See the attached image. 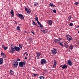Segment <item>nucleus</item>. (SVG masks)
<instances>
[{
	"mask_svg": "<svg viewBox=\"0 0 79 79\" xmlns=\"http://www.w3.org/2000/svg\"><path fill=\"white\" fill-rule=\"evenodd\" d=\"M18 65V62H17L16 60H14L13 61V63L12 64V66L14 68H16Z\"/></svg>",
	"mask_w": 79,
	"mask_h": 79,
	"instance_id": "f257e3e1",
	"label": "nucleus"
},
{
	"mask_svg": "<svg viewBox=\"0 0 79 79\" xmlns=\"http://www.w3.org/2000/svg\"><path fill=\"white\" fill-rule=\"evenodd\" d=\"M10 47L11 48V50L10 51L11 53H14L15 51V45L13 44H11Z\"/></svg>",
	"mask_w": 79,
	"mask_h": 79,
	"instance_id": "f03ea898",
	"label": "nucleus"
},
{
	"mask_svg": "<svg viewBox=\"0 0 79 79\" xmlns=\"http://www.w3.org/2000/svg\"><path fill=\"white\" fill-rule=\"evenodd\" d=\"M19 65L20 67H23V66L26 65V62L23 61L19 62Z\"/></svg>",
	"mask_w": 79,
	"mask_h": 79,
	"instance_id": "7ed1b4c3",
	"label": "nucleus"
},
{
	"mask_svg": "<svg viewBox=\"0 0 79 79\" xmlns=\"http://www.w3.org/2000/svg\"><path fill=\"white\" fill-rule=\"evenodd\" d=\"M17 16L18 17H19L20 19H21L22 20V19H24V15H23L22 14H19V13H18L17 14Z\"/></svg>",
	"mask_w": 79,
	"mask_h": 79,
	"instance_id": "20e7f679",
	"label": "nucleus"
},
{
	"mask_svg": "<svg viewBox=\"0 0 79 79\" xmlns=\"http://www.w3.org/2000/svg\"><path fill=\"white\" fill-rule=\"evenodd\" d=\"M51 52L53 55H56L57 53V49H53L51 50Z\"/></svg>",
	"mask_w": 79,
	"mask_h": 79,
	"instance_id": "39448f33",
	"label": "nucleus"
},
{
	"mask_svg": "<svg viewBox=\"0 0 79 79\" xmlns=\"http://www.w3.org/2000/svg\"><path fill=\"white\" fill-rule=\"evenodd\" d=\"M40 63L42 65H44L47 63V61L45 59H41L40 61Z\"/></svg>",
	"mask_w": 79,
	"mask_h": 79,
	"instance_id": "423d86ee",
	"label": "nucleus"
},
{
	"mask_svg": "<svg viewBox=\"0 0 79 79\" xmlns=\"http://www.w3.org/2000/svg\"><path fill=\"white\" fill-rule=\"evenodd\" d=\"M25 10L27 12V13L28 14H30L31 13V11L29 8L28 7H25Z\"/></svg>",
	"mask_w": 79,
	"mask_h": 79,
	"instance_id": "0eeeda50",
	"label": "nucleus"
},
{
	"mask_svg": "<svg viewBox=\"0 0 79 79\" xmlns=\"http://www.w3.org/2000/svg\"><path fill=\"white\" fill-rule=\"evenodd\" d=\"M66 37L67 40L69 41V42H70L71 40H73V38H72L70 35H67Z\"/></svg>",
	"mask_w": 79,
	"mask_h": 79,
	"instance_id": "6e6552de",
	"label": "nucleus"
},
{
	"mask_svg": "<svg viewBox=\"0 0 79 79\" xmlns=\"http://www.w3.org/2000/svg\"><path fill=\"white\" fill-rule=\"evenodd\" d=\"M41 54H42V53L40 52H36V54L37 56V59H39V56H40V55H41Z\"/></svg>",
	"mask_w": 79,
	"mask_h": 79,
	"instance_id": "1a4fd4ad",
	"label": "nucleus"
},
{
	"mask_svg": "<svg viewBox=\"0 0 79 79\" xmlns=\"http://www.w3.org/2000/svg\"><path fill=\"white\" fill-rule=\"evenodd\" d=\"M54 42L56 44H59V43L60 42V40H58V39H54Z\"/></svg>",
	"mask_w": 79,
	"mask_h": 79,
	"instance_id": "9d476101",
	"label": "nucleus"
},
{
	"mask_svg": "<svg viewBox=\"0 0 79 79\" xmlns=\"http://www.w3.org/2000/svg\"><path fill=\"white\" fill-rule=\"evenodd\" d=\"M10 14H11V15L10 16L11 17H14V16H15V14L14 13L13 10L11 9L10 12Z\"/></svg>",
	"mask_w": 79,
	"mask_h": 79,
	"instance_id": "9b49d317",
	"label": "nucleus"
},
{
	"mask_svg": "<svg viewBox=\"0 0 79 79\" xmlns=\"http://www.w3.org/2000/svg\"><path fill=\"white\" fill-rule=\"evenodd\" d=\"M68 63L69 66H72V60H69L68 61Z\"/></svg>",
	"mask_w": 79,
	"mask_h": 79,
	"instance_id": "f8f14e48",
	"label": "nucleus"
},
{
	"mask_svg": "<svg viewBox=\"0 0 79 79\" xmlns=\"http://www.w3.org/2000/svg\"><path fill=\"white\" fill-rule=\"evenodd\" d=\"M15 47L16 51H17V52H19V50H20V49H21L19 47L15 46Z\"/></svg>",
	"mask_w": 79,
	"mask_h": 79,
	"instance_id": "ddd939ff",
	"label": "nucleus"
},
{
	"mask_svg": "<svg viewBox=\"0 0 79 79\" xmlns=\"http://www.w3.org/2000/svg\"><path fill=\"white\" fill-rule=\"evenodd\" d=\"M68 67V65L66 64H64L63 65L62 69H67Z\"/></svg>",
	"mask_w": 79,
	"mask_h": 79,
	"instance_id": "4468645a",
	"label": "nucleus"
},
{
	"mask_svg": "<svg viewBox=\"0 0 79 79\" xmlns=\"http://www.w3.org/2000/svg\"><path fill=\"white\" fill-rule=\"evenodd\" d=\"M1 56L2 57V58H6V55L3 52H1Z\"/></svg>",
	"mask_w": 79,
	"mask_h": 79,
	"instance_id": "2eb2a0df",
	"label": "nucleus"
},
{
	"mask_svg": "<svg viewBox=\"0 0 79 79\" xmlns=\"http://www.w3.org/2000/svg\"><path fill=\"white\" fill-rule=\"evenodd\" d=\"M52 21L51 20H48V24L49 26H51L52 24Z\"/></svg>",
	"mask_w": 79,
	"mask_h": 79,
	"instance_id": "dca6fc26",
	"label": "nucleus"
},
{
	"mask_svg": "<svg viewBox=\"0 0 79 79\" xmlns=\"http://www.w3.org/2000/svg\"><path fill=\"white\" fill-rule=\"evenodd\" d=\"M49 6H51V7H52L53 6V7H54V8H56V6L55 5H54L53 4L50 3L49 4Z\"/></svg>",
	"mask_w": 79,
	"mask_h": 79,
	"instance_id": "f3484780",
	"label": "nucleus"
},
{
	"mask_svg": "<svg viewBox=\"0 0 79 79\" xmlns=\"http://www.w3.org/2000/svg\"><path fill=\"white\" fill-rule=\"evenodd\" d=\"M69 48L70 49H71V50H73V45L72 44H70L69 45Z\"/></svg>",
	"mask_w": 79,
	"mask_h": 79,
	"instance_id": "a211bd4d",
	"label": "nucleus"
},
{
	"mask_svg": "<svg viewBox=\"0 0 79 79\" xmlns=\"http://www.w3.org/2000/svg\"><path fill=\"white\" fill-rule=\"evenodd\" d=\"M35 21H39V19H38V17H37V15H35Z\"/></svg>",
	"mask_w": 79,
	"mask_h": 79,
	"instance_id": "6ab92c4d",
	"label": "nucleus"
},
{
	"mask_svg": "<svg viewBox=\"0 0 79 79\" xmlns=\"http://www.w3.org/2000/svg\"><path fill=\"white\" fill-rule=\"evenodd\" d=\"M3 63V58H1L0 59V64H2Z\"/></svg>",
	"mask_w": 79,
	"mask_h": 79,
	"instance_id": "aec40b11",
	"label": "nucleus"
},
{
	"mask_svg": "<svg viewBox=\"0 0 79 79\" xmlns=\"http://www.w3.org/2000/svg\"><path fill=\"white\" fill-rule=\"evenodd\" d=\"M32 25H33V26H36V25H37V23L35 22L34 21H33V20H32Z\"/></svg>",
	"mask_w": 79,
	"mask_h": 79,
	"instance_id": "412c9836",
	"label": "nucleus"
},
{
	"mask_svg": "<svg viewBox=\"0 0 79 79\" xmlns=\"http://www.w3.org/2000/svg\"><path fill=\"white\" fill-rule=\"evenodd\" d=\"M39 78L40 79H45L44 77L42 76H40Z\"/></svg>",
	"mask_w": 79,
	"mask_h": 79,
	"instance_id": "4be33fe9",
	"label": "nucleus"
},
{
	"mask_svg": "<svg viewBox=\"0 0 79 79\" xmlns=\"http://www.w3.org/2000/svg\"><path fill=\"white\" fill-rule=\"evenodd\" d=\"M10 73H11V74H13L14 73V72L13 71H12V70H11V69H10Z\"/></svg>",
	"mask_w": 79,
	"mask_h": 79,
	"instance_id": "5701e85b",
	"label": "nucleus"
},
{
	"mask_svg": "<svg viewBox=\"0 0 79 79\" xmlns=\"http://www.w3.org/2000/svg\"><path fill=\"white\" fill-rule=\"evenodd\" d=\"M16 29L18 31H20L21 30V29H20V27H19V26L17 27Z\"/></svg>",
	"mask_w": 79,
	"mask_h": 79,
	"instance_id": "b1692460",
	"label": "nucleus"
},
{
	"mask_svg": "<svg viewBox=\"0 0 79 79\" xmlns=\"http://www.w3.org/2000/svg\"><path fill=\"white\" fill-rule=\"evenodd\" d=\"M34 6H37V5H39V3L35 2L34 3Z\"/></svg>",
	"mask_w": 79,
	"mask_h": 79,
	"instance_id": "393cba45",
	"label": "nucleus"
},
{
	"mask_svg": "<svg viewBox=\"0 0 79 79\" xmlns=\"http://www.w3.org/2000/svg\"><path fill=\"white\" fill-rule=\"evenodd\" d=\"M59 44V45H60L61 46H63V42L61 43L60 42Z\"/></svg>",
	"mask_w": 79,
	"mask_h": 79,
	"instance_id": "a878e982",
	"label": "nucleus"
},
{
	"mask_svg": "<svg viewBox=\"0 0 79 79\" xmlns=\"http://www.w3.org/2000/svg\"><path fill=\"white\" fill-rule=\"evenodd\" d=\"M23 46V45L22 44H19V47L21 48V49H22Z\"/></svg>",
	"mask_w": 79,
	"mask_h": 79,
	"instance_id": "bb28decb",
	"label": "nucleus"
},
{
	"mask_svg": "<svg viewBox=\"0 0 79 79\" xmlns=\"http://www.w3.org/2000/svg\"><path fill=\"white\" fill-rule=\"evenodd\" d=\"M54 64H57V62H56V60H54L53 61Z\"/></svg>",
	"mask_w": 79,
	"mask_h": 79,
	"instance_id": "cd10ccee",
	"label": "nucleus"
},
{
	"mask_svg": "<svg viewBox=\"0 0 79 79\" xmlns=\"http://www.w3.org/2000/svg\"><path fill=\"white\" fill-rule=\"evenodd\" d=\"M43 32H44V33H47V30L46 29H45L44 30H43Z\"/></svg>",
	"mask_w": 79,
	"mask_h": 79,
	"instance_id": "c85d7f7f",
	"label": "nucleus"
},
{
	"mask_svg": "<svg viewBox=\"0 0 79 79\" xmlns=\"http://www.w3.org/2000/svg\"><path fill=\"white\" fill-rule=\"evenodd\" d=\"M68 44L67 43V44H65V45H64L66 48H68Z\"/></svg>",
	"mask_w": 79,
	"mask_h": 79,
	"instance_id": "c756f323",
	"label": "nucleus"
},
{
	"mask_svg": "<svg viewBox=\"0 0 79 79\" xmlns=\"http://www.w3.org/2000/svg\"><path fill=\"white\" fill-rule=\"evenodd\" d=\"M33 77H36V76H37V74H34L33 75Z\"/></svg>",
	"mask_w": 79,
	"mask_h": 79,
	"instance_id": "7c9ffc66",
	"label": "nucleus"
},
{
	"mask_svg": "<svg viewBox=\"0 0 79 79\" xmlns=\"http://www.w3.org/2000/svg\"><path fill=\"white\" fill-rule=\"evenodd\" d=\"M37 23L38 24H39V25H41V24L40 23V22H39V21H37Z\"/></svg>",
	"mask_w": 79,
	"mask_h": 79,
	"instance_id": "2f4dec72",
	"label": "nucleus"
},
{
	"mask_svg": "<svg viewBox=\"0 0 79 79\" xmlns=\"http://www.w3.org/2000/svg\"><path fill=\"white\" fill-rule=\"evenodd\" d=\"M69 25L70 26H73V23H70Z\"/></svg>",
	"mask_w": 79,
	"mask_h": 79,
	"instance_id": "473e14b6",
	"label": "nucleus"
},
{
	"mask_svg": "<svg viewBox=\"0 0 79 79\" xmlns=\"http://www.w3.org/2000/svg\"><path fill=\"white\" fill-rule=\"evenodd\" d=\"M71 18H72V17H69L68 18L69 20H70V19H71Z\"/></svg>",
	"mask_w": 79,
	"mask_h": 79,
	"instance_id": "72a5a7b5",
	"label": "nucleus"
},
{
	"mask_svg": "<svg viewBox=\"0 0 79 79\" xmlns=\"http://www.w3.org/2000/svg\"><path fill=\"white\" fill-rule=\"evenodd\" d=\"M25 33H26V34H28V33H29V31H25Z\"/></svg>",
	"mask_w": 79,
	"mask_h": 79,
	"instance_id": "f704fd0d",
	"label": "nucleus"
},
{
	"mask_svg": "<svg viewBox=\"0 0 79 79\" xmlns=\"http://www.w3.org/2000/svg\"><path fill=\"white\" fill-rule=\"evenodd\" d=\"M75 5H78V4H79V2H75Z\"/></svg>",
	"mask_w": 79,
	"mask_h": 79,
	"instance_id": "c9c22d12",
	"label": "nucleus"
},
{
	"mask_svg": "<svg viewBox=\"0 0 79 79\" xmlns=\"http://www.w3.org/2000/svg\"><path fill=\"white\" fill-rule=\"evenodd\" d=\"M53 12L54 13H56V10L54 9L53 10Z\"/></svg>",
	"mask_w": 79,
	"mask_h": 79,
	"instance_id": "e433bc0d",
	"label": "nucleus"
},
{
	"mask_svg": "<svg viewBox=\"0 0 79 79\" xmlns=\"http://www.w3.org/2000/svg\"><path fill=\"white\" fill-rule=\"evenodd\" d=\"M40 27H41V28H43V27H44V26H43V25H42L41 24L40 25Z\"/></svg>",
	"mask_w": 79,
	"mask_h": 79,
	"instance_id": "4c0bfd02",
	"label": "nucleus"
},
{
	"mask_svg": "<svg viewBox=\"0 0 79 79\" xmlns=\"http://www.w3.org/2000/svg\"><path fill=\"white\" fill-rule=\"evenodd\" d=\"M4 49L5 50H7V49H8V47H6L4 48Z\"/></svg>",
	"mask_w": 79,
	"mask_h": 79,
	"instance_id": "58836bf2",
	"label": "nucleus"
},
{
	"mask_svg": "<svg viewBox=\"0 0 79 79\" xmlns=\"http://www.w3.org/2000/svg\"><path fill=\"white\" fill-rule=\"evenodd\" d=\"M56 64H53V68H55V67H56Z\"/></svg>",
	"mask_w": 79,
	"mask_h": 79,
	"instance_id": "ea45409f",
	"label": "nucleus"
},
{
	"mask_svg": "<svg viewBox=\"0 0 79 79\" xmlns=\"http://www.w3.org/2000/svg\"><path fill=\"white\" fill-rule=\"evenodd\" d=\"M17 61H20V59L19 58H17Z\"/></svg>",
	"mask_w": 79,
	"mask_h": 79,
	"instance_id": "a19ab883",
	"label": "nucleus"
},
{
	"mask_svg": "<svg viewBox=\"0 0 79 79\" xmlns=\"http://www.w3.org/2000/svg\"><path fill=\"white\" fill-rule=\"evenodd\" d=\"M29 40H30V41H32V38H29Z\"/></svg>",
	"mask_w": 79,
	"mask_h": 79,
	"instance_id": "79ce46f5",
	"label": "nucleus"
},
{
	"mask_svg": "<svg viewBox=\"0 0 79 79\" xmlns=\"http://www.w3.org/2000/svg\"><path fill=\"white\" fill-rule=\"evenodd\" d=\"M31 33L33 34L34 35H35V33H34V32L31 31Z\"/></svg>",
	"mask_w": 79,
	"mask_h": 79,
	"instance_id": "37998d69",
	"label": "nucleus"
},
{
	"mask_svg": "<svg viewBox=\"0 0 79 79\" xmlns=\"http://www.w3.org/2000/svg\"><path fill=\"white\" fill-rule=\"evenodd\" d=\"M15 24H18V22H16V21H15Z\"/></svg>",
	"mask_w": 79,
	"mask_h": 79,
	"instance_id": "c03bdc74",
	"label": "nucleus"
},
{
	"mask_svg": "<svg viewBox=\"0 0 79 79\" xmlns=\"http://www.w3.org/2000/svg\"><path fill=\"white\" fill-rule=\"evenodd\" d=\"M5 47V45L2 44V48H4Z\"/></svg>",
	"mask_w": 79,
	"mask_h": 79,
	"instance_id": "a18cd8bd",
	"label": "nucleus"
},
{
	"mask_svg": "<svg viewBox=\"0 0 79 79\" xmlns=\"http://www.w3.org/2000/svg\"><path fill=\"white\" fill-rule=\"evenodd\" d=\"M67 44H68V43H67V42H65V43H64V45H65Z\"/></svg>",
	"mask_w": 79,
	"mask_h": 79,
	"instance_id": "49530a36",
	"label": "nucleus"
},
{
	"mask_svg": "<svg viewBox=\"0 0 79 79\" xmlns=\"http://www.w3.org/2000/svg\"><path fill=\"white\" fill-rule=\"evenodd\" d=\"M58 39H59V40H61L62 39V38H58Z\"/></svg>",
	"mask_w": 79,
	"mask_h": 79,
	"instance_id": "de8ad7c7",
	"label": "nucleus"
},
{
	"mask_svg": "<svg viewBox=\"0 0 79 79\" xmlns=\"http://www.w3.org/2000/svg\"><path fill=\"white\" fill-rule=\"evenodd\" d=\"M79 27V25H78V26H76V27H75L76 28H78V27Z\"/></svg>",
	"mask_w": 79,
	"mask_h": 79,
	"instance_id": "09e8293b",
	"label": "nucleus"
},
{
	"mask_svg": "<svg viewBox=\"0 0 79 79\" xmlns=\"http://www.w3.org/2000/svg\"><path fill=\"white\" fill-rule=\"evenodd\" d=\"M25 60H27V57L25 56Z\"/></svg>",
	"mask_w": 79,
	"mask_h": 79,
	"instance_id": "8fccbe9b",
	"label": "nucleus"
},
{
	"mask_svg": "<svg viewBox=\"0 0 79 79\" xmlns=\"http://www.w3.org/2000/svg\"><path fill=\"white\" fill-rule=\"evenodd\" d=\"M60 68L62 67V68H63V65H61L60 66Z\"/></svg>",
	"mask_w": 79,
	"mask_h": 79,
	"instance_id": "3c124183",
	"label": "nucleus"
},
{
	"mask_svg": "<svg viewBox=\"0 0 79 79\" xmlns=\"http://www.w3.org/2000/svg\"><path fill=\"white\" fill-rule=\"evenodd\" d=\"M42 29V30H41V31H42V32H43V31H44V29Z\"/></svg>",
	"mask_w": 79,
	"mask_h": 79,
	"instance_id": "603ef678",
	"label": "nucleus"
},
{
	"mask_svg": "<svg viewBox=\"0 0 79 79\" xmlns=\"http://www.w3.org/2000/svg\"><path fill=\"white\" fill-rule=\"evenodd\" d=\"M26 56H27L28 55V54H26Z\"/></svg>",
	"mask_w": 79,
	"mask_h": 79,
	"instance_id": "864d4df0",
	"label": "nucleus"
},
{
	"mask_svg": "<svg viewBox=\"0 0 79 79\" xmlns=\"http://www.w3.org/2000/svg\"><path fill=\"white\" fill-rule=\"evenodd\" d=\"M78 44L79 45V40L78 41Z\"/></svg>",
	"mask_w": 79,
	"mask_h": 79,
	"instance_id": "5fc2aeb1",
	"label": "nucleus"
},
{
	"mask_svg": "<svg viewBox=\"0 0 79 79\" xmlns=\"http://www.w3.org/2000/svg\"><path fill=\"white\" fill-rule=\"evenodd\" d=\"M37 27H40V26H38Z\"/></svg>",
	"mask_w": 79,
	"mask_h": 79,
	"instance_id": "6e6d98bb",
	"label": "nucleus"
},
{
	"mask_svg": "<svg viewBox=\"0 0 79 79\" xmlns=\"http://www.w3.org/2000/svg\"><path fill=\"white\" fill-rule=\"evenodd\" d=\"M25 54H27V52H25Z\"/></svg>",
	"mask_w": 79,
	"mask_h": 79,
	"instance_id": "4d7b16f0",
	"label": "nucleus"
},
{
	"mask_svg": "<svg viewBox=\"0 0 79 79\" xmlns=\"http://www.w3.org/2000/svg\"><path fill=\"white\" fill-rule=\"evenodd\" d=\"M23 55H25V53H23Z\"/></svg>",
	"mask_w": 79,
	"mask_h": 79,
	"instance_id": "13d9d810",
	"label": "nucleus"
}]
</instances>
